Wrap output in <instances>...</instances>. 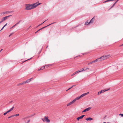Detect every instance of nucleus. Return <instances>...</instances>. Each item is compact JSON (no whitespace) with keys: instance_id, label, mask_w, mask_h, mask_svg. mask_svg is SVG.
<instances>
[{"instance_id":"46","label":"nucleus","mask_w":123,"mask_h":123,"mask_svg":"<svg viewBox=\"0 0 123 123\" xmlns=\"http://www.w3.org/2000/svg\"><path fill=\"white\" fill-rule=\"evenodd\" d=\"M92 62V64L93 63H94V61H92V62Z\"/></svg>"},{"instance_id":"49","label":"nucleus","mask_w":123,"mask_h":123,"mask_svg":"<svg viewBox=\"0 0 123 123\" xmlns=\"http://www.w3.org/2000/svg\"><path fill=\"white\" fill-rule=\"evenodd\" d=\"M44 29V28H43V27H42V28H41L40 29V30H42V29Z\"/></svg>"},{"instance_id":"3","label":"nucleus","mask_w":123,"mask_h":123,"mask_svg":"<svg viewBox=\"0 0 123 123\" xmlns=\"http://www.w3.org/2000/svg\"><path fill=\"white\" fill-rule=\"evenodd\" d=\"M13 12V11H7L5 12H2V13H1V15H3L5 14H7L8 13H10L11 12Z\"/></svg>"},{"instance_id":"10","label":"nucleus","mask_w":123,"mask_h":123,"mask_svg":"<svg viewBox=\"0 0 123 123\" xmlns=\"http://www.w3.org/2000/svg\"><path fill=\"white\" fill-rule=\"evenodd\" d=\"M12 16V15H9V16H6L5 17H4L3 18H4V19L5 20H6L8 18L11 16Z\"/></svg>"},{"instance_id":"4","label":"nucleus","mask_w":123,"mask_h":123,"mask_svg":"<svg viewBox=\"0 0 123 123\" xmlns=\"http://www.w3.org/2000/svg\"><path fill=\"white\" fill-rule=\"evenodd\" d=\"M109 89H109L107 90H101V91H100L98 93V94L99 95L101 93H103V92H105L106 91H107L109 90Z\"/></svg>"},{"instance_id":"36","label":"nucleus","mask_w":123,"mask_h":123,"mask_svg":"<svg viewBox=\"0 0 123 123\" xmlns=\"http://www.w3.org/2000/svg\"><path fill=\"white\" fill-rule=\"evenodd\" d=\"M117 1H116L114 3V4H113V5H114V6L116 4V3H117Z\"/></svg>"},{"instance_id":"55","label":"nucleus","mask_w":123,"mask_h":123,"mask_svg":"<svg viewBox=\"0 0 123 123\" xmlns=\"http://www.w3.org/2000/svg\"><path fill=\"white\" fill-rule=\"evenodd\" d=\"M12 117H14V116H15V115H12Z\"/></svg>"},{"instance_id":"34","label":"nucleus","mask_w":123,"mask_h":123,"mask_svg":"<svg viewBox=\"0 0 123 123\" xmlns=\"http://www.w3.org/2000/svg\"><path fill=\"white\" fill-rule=\"evenodd\" d=\"M84 68V69H86V70L87 69H89V68H87L85 69Z\"/></svg>"},{"instance_id":"17","label":"nucleus","mask_w":123,"mask_h":123,"mask_svg":"<svg viewBox=\"0 0 123 123\" xmlns=\"http://www.w3.org/2000/svg\"><path fill=\"white\" fill-rule=\"evenodd\" d=\"M93 18H92V19H91L90 21L89 22V23H92L93 21Z\"/></svg>"},{"instance_id":"25","label":"nucleus","mask_w":123,"mask_h":123,"mask_svg":"<svg viewBox=\"0 0 123 123\" xmlns=\"http://www.w3.org/2000/svg\"><path fill=\"white\" fill-rule=\"evenodd\" d=\"M73 87V86H72L70 88H69L67 90H66V91H68V90H70V89H71V88H72Z\"/></svg>"},{"instance_id":"20","label":"nucleus","mask_w":123,"mask_h":123,"mask_svg":"<svg viewBox=\"0 0 123 123\" xmlns=\"http://www.w3.org/2000/svg\"><path fill=\"white\" fill-rule=\"evenodd\" d=\"M54 23H51V24H49V25H47V26H44V27H43V28H44L47 27V26L50 25H51L52 24H53Z\"/></svg>"},{"instance_id":"23","label":"nucleus","mask_w":123,"mask_h":123,"mask_svg":"<svg viewBox=\"0 0 123 123\" xmlns=\"http://www.w3.org/2000/svg\"><path fill=\"white\" fill-rule=\"evenodd\" d=\"M20 21H18V22L17 23H16L15 25H16L18 24H19L20 23Z\"/></svg>"},{"instance_id":"15","label":"nucleus","mask_w":123,"mask_h":123,"mask_svg":"<svg viewBox=\"0 0 123 123\" xmlns=\"http://www.w3.org/2000/svg\"><path fill=\"white\" fill-rule=\"evenodd\" d=\"M25 84V82L24 81V82H21V83H19V84H18V86H20V85H23V84Z\"/></svg>"},{"instance_id":"30","label":"nucleus","mask_w":123,"mask_h":123,"mask_svg":"<svg viewBox=\"0 0 123 123\" xmlns=\"http://www.w3.org/2000/svg\"><path fill=\"white\" fill-rule=\"evenodd\" d=\"M94 61V63L98 62L97 60V59H96Z\"/></svg>"},{"instance_id":"12","label":"nucleus","mask_w":123,"mask_h":123,"mask_svg":"<svg viewBox=\"0 0 123 123\" xmlns=\"http://www.w3.org/2000/svg\"><path fill=\"white\" fill-rule=\"evenodd\" d=\"M93 119L91 117H88L86 119V120L87 121H91Z\"/></svg>"},{"instance_id":"60","label":"nucleus","mask_w":123,"mask_h":123,"mask_svg":"<svg viewBox=\"0 0 123 123\" xmlns=\"http://www.w3.org/2000/svg\"><path fill=\"white\" fill-rule=\"evenodd\" d=\"M1 23V22H0V23Z\"/></svg>"},{"instance_id":"32","label":"nucleus","mask_w":123,"mask_h":123,"mask_svg":"<svg viewBox=\"0 0 123 123\" xmlns=\"http://www.w3.org/2000/svg\"><path fill=\"white\" fill-rule=\"evenodd\" d=\"M32 78H32L30 79H28V80H29L30 82L31 81V80L32 79Z\"/></svg>"},{"instance_id":"13","label":"nucleus","mask_w":123,"mask_h":123,"mask_svg":"<svg viewBox=\"0 0 123 123\" xmlns=\"http://www.w3.org/2000/svg\"><path fill=\"white\" fill-rule=\"evenodd\" d=\"M35 4V5H34V6L35 7V8L37 6H38L39 5H40L41 4V3H39L38 4H37V3H34Z\"/></svg>"},{"instance_id":"26","label":"nucleus","mask_w":123,"mask_h":123,"mask_svg":"<svg viewBox=\"0 0 123 123\" xmlns=\"http://www.w3.org/2000/svg\"><path fill=\"white\" fill-rule=\"evenodd\" d=\"M32 58V57H31V58H30L29 59H27V60H25V61H24L23 62H25L26 61H27V60H30V59H31Z\"/></svg>"},{"instance_id":"21","label":"nucleus","mask_w":123,"mask_h":123,"mask_svg":"<svg viewBox=\"0 0 123 123\" xmlns=\"http://www.w3.org/2000/svg\"><path fill=\"white\" fill-rule=\"evenodd\" d=\"M24 82H25V84L26 83L29 82L30 81H29V80L28 79L26 81H25Z\"/></svg>"},{"instance_id":"37","label":"nucleus","mask_w":123,"mask_h":123,"mask_svg":"<svg viewBox=\"0 0 123 123\" xmlns=\"http://www.w3.org/2000/svg\"><path fill=\"white\" fill-rule=\"evenodd\" d=\"M47 20H45V21H44V22H43L41 24V25H42V24L43 23H44L45 22V21Z\"/></svg>"},{"instance_id":"58","label":"nucleus","mask_w":123,"mask_h":123,"mask_svg":"<svg viewBox=\"0 0 123 123\" xmlns=\"http://www.w3.org/2000/svg\"><path fill=\"white\" fill-rule=\"evenodd\" d=\"M76 86V85H74L72 86H73V87H74V86Z\"/></svg>"},{"instance_id":"31","label":"nucleus","mask_w":123,"mask_h":123,"mask_svg":"<svg viewBox=\"0 0 123 123\" xmlns=\"http://www.w3.org/2000/svg\"><path fill=\"white\" fill-rule=\"evenodd\" d=\"M80 55H77V56H75V57H74L73 58H74V59L76 57H78V56H80Z\"/></svg>"},{"instance_id":"14","label":"nucleus","mask_w":123,"mask_h":123,"mask_svg":"<svg viewBox=\"0 0 123 123\" xmlns=\"http://www.w3.org/2000/svg\"><path fill=\"white\" fill-rule=\"evenodd\" d=\"M81 97L80 96L79 97H78L77 98H75L74 99V100L75 102V101L77 100H78L79 99H80V98H81Z\"/></svg>"},{"instance_id":"45","label":"nucleus","mask_w":123,"mask_h":123,"mask_svg":"<svg viewBox=\"0 0 123 123\" xmlns=\"http://www.w3.org/2000/svg\"><path fill=\"white\" fill-rule=\"evenodd\" d=\"M92 64V62H90V63H88V65H89V64Z\"/></svg>"},{"instance_id":"11","label":"nucleus","mask_w":123,"mask_h":123,"mask_svg":"<svg viewBox=\"0 0 123 123\" xmlns=\"http://www.w3.org/2000/svg\"><path fill=\"white\" fill-rule=\"evenodd\" d=\"M85 70H86V69H84V68H83L82 70H80V71L78 70V71H77L75 72L77 74V73H78L80 72H81L82 71H85Z\"/></svg>"},{"instance_id":"28","label":"nucleus","mask_w":123,"mask_h":123,"mask_svg":"<svg viewBox=\"0 0 123 123\" xmlns=\"http://www.w3.org/2000/svg\"><path fill=\"white\" fill-rule=\"evenodd\" d=\"M16 26V25H14L12 27H11L10 28V29H12V28H13V27H14Z\"/></svg>"},{"instance_id":"47","label":"nucleus","mask_w":123,"mask_h":123,"mask_svg":"<svg viewBox=\"0 0 123 123\" xmlns=\"http://www.w3.org/2000/svg\"><path fill=\"white\" fill-rule=\"evenodd\" d=\"M50 66H51V65L50 64H49L48 65V66L49 67Z\"/></svg>"},{"instance_id":"52","label":"nucleus","mask_w":123,"mask_h":123,"mask_svg":"<svg viewBox=\"0 0 123 123\" xmlns=\"http://www.w3.org/2000/svg\"><path fill=\"white\" fill-rule=\"evenodd\" d=\"M123 46V43L122 44V45H120V47H121V46Z\"/></svg>"},{"instance_id":"35","label":"nucleus","mask_w":123,"mask_h":123,"mask_svg":"<svg viewBox=\"0 0 123 123\" xmlns=\"http://www.w3.org/2000/svg\"><path fill=\"white\" fill-rule=\"evenodd\" d=\"M119 115H121L122 117L123 116V114H119Z\"/></svg>"},{"instance_id":"16","label":"nucleus","mask_w":123,"mask_h":123,"mask_svg":"<svg viewBox=\"0 0 123 123\" xmlns=\"http://www.w3.org/2000/svg\"><path fill=\"white\" fill-rule=\"evenodd\" d=\"M45 68V66H43L41 67V68L40 69H39L38 70V71H40L41 70H43L44 68Z\"/></svg>"},{"instance_id":"24","label":"nucleus","mask_w":123,"mask_h":123,"mask_svg":"<svg viewBox=\"0 0 123 123\" xmlns=\"http://www.w3.org/2000/svg\"><path fill=\"white\" fill-rule=\"evenodd\" d=\"M73 87V86H72L70 88H69L67 90H66V91H68V90H70V89H71V88H72Z\"/></svg>"},{"instance_id":"8","label":"nucleus","mask_w":123,"mask_h":123,"mask_svg":"<svg viewBox=\"0 0 123 123\" xmlns=\"http://www.w3.org/2000/svg\"><path fill=\"white\" fill-rule=\"evenodd\" d=\"M89 93V92H88L86 93H85L82 94L80 96L81 98L85 96L86 95H87Z\"/></svg>"},{"instance_id":"51","label":"nucleus","mask_w":123,"mask_h":123,"mask_svg":"<svg viewBox=\"0 0 123 123\" xmlns=\"http://www.w3.org/2000/svg\"><path fill=\"white\" fill-rule=\"evenodd\" d=\"M6 113H9V111H7L6 112Z\"/></svg>"},{"instance_id":"27","label":"nucleus","mask_w":123,"mask_h":123,"mask_svg":"<svg viewBox=\"0 0 123 123\" xmlns=\"http://www.w3.org/2000/svg\"><path fill=\"white\" fill-rule=\"evenodd\" d=\"M76 74V73L75 72L71 75V76H73V75H74L75 74Z\"/></svg>"},{"instance_id":"18","label":"nucleus","mask_w":123,"mask_h":123,"mask_svg":"<svg viewBox=\"0 0 123 123\" xmlns=\"http://www.w3.org/2000/svg\"><path fill=\"white\" fill-rule=\"evenodd\" d=\"M14 108V107L13 106L10 110H8L9 112H10L12 110H13V108Z\"/></svg>"},{"instance_id":"33","label":"nucleus","mask_w":123,"mask_h":123,"mask_svg":"<svg viewBox=\"0 0 123 123\" xmlns=\"http://www.w3.org/2000/svg\"><path fill=\"white\" fill-rule=\"evenodd\" d=\"M40 30H40V29L38 30H37V31L35 33L36 34V33H37L38 31H40Z\"/></svg>"},{"instance_id":"53","label":"nucleus","mask_w":123,"mask_h":123,"mask_svg":"<svg viewBox=\"0 0 123 123\" xmlns=\"http://www.w3.org/2000/svg\"><path fill=\"white\" fill-rule=\"evenodd\" d=\"M41 25V24H40L38 26H37V27H38L39 26Z\"/></svg>"},{"instance_id":"59","label":"nucleus","mask_w":123,"mask_h":123,"mask_svg":"<svg viewBox=\"0 0 123 123\" xmlns=\"http://www.w3.org/2000/svg\"><path fill=\"white\" fill-rule=\"evenodd\" d=\"M31 26V25L28 28V29H29L30 28Z\"/></svg>"},{"instance_id":"1","label":"nucleus","mask_w":123,"mask_h":123,"mask_svg":"<svg viewBox=\"0 0 123 123\" xmlns=\"http://www.w3.org/2000/svg\"><path fill=\"white\" fill-rule=\"evenodd\" d=\"M35 4H26L25 5V9L27 10H30L35 8Z\"/></svg>"},{"instance_id":"9","label":"nucleus","mask_w":123,"mask_h":123,"mask_svg":"<svg viewBox=\"0 0 123 123\" xmlns=\"http://www.w3.org/2000/svg\"><path fill=\"white\" fill-rule=\"evenodd\" d=\"M75 102L74 100H73L71 102H70L68 104H67V106H69L72 104H73V103H74Z\"/></svg>"},{"instance_id":"42","label":"nucleus","mask_w":123,"mask_h":123,"mask_svg":"<svg viewBox=\"0 0 123 123\" xmlns=\"http://www.w3.org/2000/svg\"><path fill=\"white\" fill-rule=\"evenodd\" d=\"M7 114V113H6V112L5 113H4L3 115H6V114Z\"/></svg>"},{"instance_id":"40","label":"nucleus","mask_w":123,"mask_h":123,"mask_svg":"<svg viewBox=\"0 0 123 123\" xmlns=\"http://www.w3.org/2000/svg\"><path fill=\"white\" fill-rule=\"evenodd\" d=\"M114 6V5H113L111 6V8H110V9H111V8H112L113 7V6Z\"/></svg>"},{"instance_id":"29","label":"nucleus","mask_w":123,"mask_h":123,"mask_svg":"<svg viewBox=\"0 0 123 123\" xmlns=\"http://www.w3.org/2000/svg\"><path fill=\"white\" fill-rule=\"evenodd\" d=\"M19 114H17L15 115V116L17 117V116H19Z\"/></svg>"},{"instance_id":"62","label":"nucleus","mask_w":123,"mask_h":123,"mask_svg":"<svg viewBox=\"0 0 123 123\" xmlns=\"http://www.w3.org/2000/svg\"><path fill=\"white\" fill-rule=\"evenodd\" d=\"M2 30H1L0 31H1Z\"/></svg>"},{"instance_id":"6","label":"nucleus","mask_w":123,"mask_h":123,"mask_svg":"<svg viewBox=\"0 0 123 123\" xmlns=\"http://www.w3.org/2000/svg\"><path fill=\"white\" fill-rule=\"evenodd\" d=\"M91 108V107H89L88 108H87L85 110H84L83 111H82V112H86V111H89Z\"/></svg>"},{"instance_id":"54","label":"nucleus","mask_w":123,"mask_h":123,"mask_svg":"<svg viewBox=\"0 0 123 123\" xmlns=\"http://www.w3.org/2000/svg\"><path fill=\"white\" fill-rule=\"evenodd\" d=\"M5 27H4V26L1 29V30H2Z\"/></svg>"},{"instance_id":"38","label":"nucleus","mask_w":123,"mask_h":123,"mask_svg":"<svg viewBox=\"0 0 123 123\" xmlns=\"http://www.w3.org/2000/svg\"><path fill=\"white\" fill-rule=\"evenodd\" d=\"M30 122V120H28L27 121V122L26 123H28L29 122Z\"/></svg>"},{"instance_id":"50","label":"nucleus","mask_w":123,"mask_h":123,"mask_svg":"<svg viewBox=\"0 0 123 123\" xmlns=\"http://www.w3.org/2000/svg\"><path fill=\"white\" fill-rule=\"evenodd\" d=\"M44 29V28H43V27H42V28H41L40 29V30H42V29Z\"/></svg>"},{"instance_id":"48","label":"nucleus","mask_w":123,"mask_h":123,"mask_svg":"<svg viewBox=\"0 0 123 123\" xmlns=\"http://www.w3.org/2000/svg\"><path fill=\"white\" fill-rule=\"evenodd\" d=\"M12 34H11L9 36V37H10L12 35Z\"/></svg>"},{"instance_id":"19","label":"nucleus","mask_w":123,"mask_h":123,"mask_svg":"<svg viewBox=\"0 0 123 123\" xmlns=\"http://www.w3.org/2000/svg\"><path fill=\"white\" fill-rule=\"evenodd\" d=\"M90 23H89V22H88L87 21H86V22L85 23V25H86Z\"/></svg>"},{"instance_id":"22","label":"nucleus","mask_w":123,"mask_h":123,"mask_svg":"<svg viewBox=\"0 0 123 123\" xmlns=\"http://www.w3.org/2000/svg\"><path fill=\"white\" fill-rule=\"evenodd\" d=\"M5 20L4 19V18H2L1 19V20L0 21V22H1V23H2Z\"/></svg>"},{"instance_id":"41","label":"nucleus","mask_w":123,"mask_h":123,"mask_svg":"<svg viewBox=\"0 0 123 123\" xmlns=\"http://www.w3.org/2000/svg\"><path fill=\"white\" fill-rule=\"evenodd\" d=\"M45 66V67L46 68H47V67H48V65L45 66Z\"/></svg>"},{"instance_id":"7","label":"nucleus","mask_w":123,"mask_h":123,"mask_svg":"<svg viewBox=\"0 0 123 123\" xmlns=\"http://www.w3.org/2000/svg\"><path fill=\"white\" fill-rule=\"evenodd\" d=\"M85 116V115H82L80 117H79L77 118V119L79 121V119L82 118Z\"/></svg>"},{"instance_id":"2","label":"nucleus","mask_w":123,"mask_h":123,"mask_svg":"<svg viewBox=\"0 0 123 123\" xmlns=\"http://www.w3.org/2000/svg\"><path fill=\"white\" fill-rule=\"evenodd\" d=\"M110 56V55H103L100 58H98L97 59V60L98 62H99L104 60Z\"/></svg>"},{"instance_id":"44","label":"nucleus","mask_w":123,"mask_h":123,"mask_svg":"<svg viewBox=\"0 0 123 123\" xmlns=\"http://www.w3.org/2000/svg\"><path fill=\"white\" fill-rule=\"evenodd\" d=\"M7 23L4 26V27H5L7 25Z\"/></svg>"},{"instance_id":"43","label":"nucleus","mask_w":123,"mask_h":123,"mask_svg":"<svg viewBox=\"0 0 123 123\" xmlns=\"http://www.w3.org/2000/svg\"><path fill=\"white\" fill-rule=\"evenodd\" d=\"M12 117V116H10V117H8V118H11V117Z\"/></svg>"},{"instance_id":"56","label":"nucleus","mask_w":123,"mask_h":123,"mask_svg":"<svg viewBox=\"0 0 123 123\" xmlns=\"http://www.w3.org/2000/svg\"><path fill=\"white\" fill-rule=\"evenodd\" d=\"M42 120H43V121L44 122V119H42Z\"/></svg>"},{"instance_id":"39","label":"nucleus","mask_w":123,"mask_h":123,"mask_svg":"<svg viewBox=\"0 0 123 123\" xmlns=\"http://www.w3.org/2000/svg\"><path fill=\"white\" fill-rule=\"evenodd\" d=\"M114 6V5H113L111 6V8H110V9H111V8H112L113 7V6Z\"/></svg>"},{"instance_id":"57","label":"nucleus","mask_w":123,"mask_h":123,"mask_svg":"<svg viewBox=\"0 0 123 123\" xmlns=\"http://www.w3.org/2000/svg\"><path fill=\"white\" fill-rule=\"evenodd\" d=\"M103 123H109V122H108V123H106L105 122H103Z\"/></svg>"},{"instance_id":"61","label":"nucleus","mask_w":123,"mask_h":123,"mask_svg":"<svg viewBox=\"0 0 123 123\" xmlns=\"http://www.w3.org/2000/svg\"><path fill=\"white\" fill-rule=\"evenodd\" d=\"M48 47V46H47L46 47V48H47Z\"/></svg>"},{"instance_id":"5","label":"nucleus","mask_w":123,"mask_h":123,"mask_svg":"<svg viewBox=\"0 0 123 123\" xmlns=\"http://www.w3.org/2000/svg\"><path fill=\"white\" fill-rule=\"evenodd\" d=\"M44 119L47 122L49 123L50 122V120L48 119V117H44Z\"/></svg>"}]
</instances>
